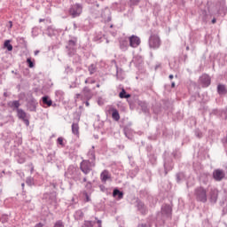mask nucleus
<instances>
[{"label":"nucleus","instance_id":"f257e3e1","mask_svg":"<svg viewBox=\"0 0 227 227\" xmlns=\"http://www.w3.org/2000/svg\"><path fill=\"white\" fill-rule=\"evenodd\" d=\"M149 46L151 49H159L160 47V37L153 34L149 38Z\"/></svg>","mask_w":227,"mask_h":227},{"label":"nucleus","instance_id":"f03ea898","mask_svg":"<svg viewBox=\"0 0 227 227\" xmlns=\"http://www.w3.org/2000/svg\"><path fill=\"white\" fill-rule=\"evenodd\" d=\"M197 200L202 203H207V191L204 188H197L195 191Z\"/></svg>","mask_w":227,"mask_h":227},{"label":"nucleus","instance_id":"7ed1b4c3","mask_svg":"<svg viewBox=\"0 0 227 227\" xmlns=\"http://www.w3.org/2000/svg\"><path fill=\"white\" fill-rule=\"evenodd\" d=\"M69 13L74 18L79 17V15H81V13H82V7L79 4H74L70 8Z\"/></svg>","mask_w":227,"mask_h":227},{"label":"nucleus","instance_id":"20e7f679","mask_svg":"<svg viewBox=\"0 0 227 227\" xmlns=\"http://www.w3.org/2000/svg\"><path fill=\"white\" fill-rule=\"evenodd\" d=\"M80 169L84 173V175H88L90 171H91V163L90 160H82L80 165Z\"/></svg>","mask_w":227,"mask_h":227},{"label":"nucleus","instance_id":"39448f33","mask_svg":"<svg viewBox=\"0 0 227 227\" xmlns=\"http://www.w3.org/2000/svg\"><path fill=\"white\" fill-rule=\"evenodd\" d=\"M224 176H225L224 171L221 169H216L213 173V177L215 178V180H216V182H221V180H223Z\"/></svg>","mask_w":227,"mask_h":227},{"label":"nucleus","instance_id":"423d86ee","mask_svg":"<svg viewBox=\"0 0 227 227\" xmlns=\"http://www.w3.org/2000/svg\"><path fill=\"white\" fill-rule=\"evenodd\" d=\"M17 113H18V118H20V120H23V121H25L27 125H29V121L26 119L27 118L26 112H24V110L22 109H17Z\"/></svg>","mask_w":227,"mask_h":227},{"label":"nucleus","instance_id":"0eeeda50","mask_svg":"<svg viewBox=\"0 0 227 227\" xmlns=\"http://www.w3.org/2000/svg\"><path fill=\"white\" fill-rule=\"evenodd\" d=\"M161 214L162 215H165L166 217L171 216V206L165 205L161 207Z\"/></svg>","mask_w":227,"mask_h":227},{"label":"nucleus","instance_id":"6e6552de","mask_svg":"<svg viewBox=\"0 0 227 227\" xmlns=\"http://www.w3.org/2000/svg\"><path fill=\"white\" fill-rule=\"evenodd\" d=\"M100 180L103 184H106L107 180H111V174L107 170H104L100 175Z\"/></svg>","mask_w":227,"mask_h":227},{"label":"nucleus","instance_id":"1a4fd4ad","mask_svg":"<svg viewBox=\"0 0 227 227\" xmlns=\"http://www.w3.org/2000/svg\"><path fill=\"white\" fill-rule=\"evenodd\" d=\"M139 43H141V40H139L137 36L132 35L131 37H129L130 47H137Z\"/></svg>","mask_w":227,"mask_h":227},{"label":"nucleus","instance_id":"9d476101","mask_svg":"<svg viewBox=\"0 0 227 227\" xmlns=\"http://www.w3.org/2000/svg\"><path fill=\"white\" fill-rule=\"evenodd\" d=\"M200 82L205 86L206 88L210 86V76L207 74H204L200 77Z\"/></svg>","mask_w":227,"mask_h":227},{"label":"nucleus","instance_id":"9b49d317","mask_svg":"<svg viewBox=\"0 0 227 227\" xmlns=\"http://www.w3.org/2000/svg\"><path fill=\"white\" fill-rule=\"evenodd\" d=\"M217 195H218L217 190L211 189L209 196L212 203H215V201H217Z\"/></svg>","mask_w":227,"mask_h":227},{"label":"nucleus","instance_id":"f8f14e48","mask_svg":"<svg viewBox=\"0 0 227 227\" xmlns=\"http://www.w3.org/2000/svg\"><path fill=\"white\" fill-rule=\"evenodd\" d=\"M112 118L115 121H120V113H118V110H116L115 108L112 109Z\"/></svg>","mask_w":227,"mask_h":227},{"label":"nucleus","instance_id":"ddd939ff","mask_svg":"<svg viewBox=\"0 0 227 227\" xmlns=\"http://www.w3.org/2000/svg\"><path fill=\"white\" fill-rule=\"evenodd\" d=\"M72 132L74 134V136L79 137V124L73 123L72 125Z\"/></svg>","mask_w":227,"mask_h":227},{"label":"nucleus","instance_id":"4468645a","mask_svg":"<svg viewBox=\"0 0 227 227\" xmlns=\"http://www.w3.org/2000/svg\"><path fill=\"white\" fill-rule=\"evenodd\" d=\"M43 104H45L48 106V107H51L52 106V100L49 98V96L43 97Z\"/></svg>","mask_w":227,"mask_h":227},{"label":"nucleus","instance_id":"2eb2a0df","mask_svg":"<svg viewBox=\"0 0 227 227\" xmlns=\"http://www.w3.org/2000/svg\"><path fill=\"white\" fill-rule=\"evenodd\" d=\"M113 196H118L119 200H123V192H120L118 189L114 190Z\"/></svg>","mask_w":227,"mask_h":227},{"label":"nucleus","instance_id":"dca6fc26","mask_svg":"<svg viewBox=\"0 0 227 227\" xmlns=\"http://www.w3.org/2000/svg\"><path fill=\"white\" fill-rule=\"evenodd\" d=\"M9 107H15L16 109H19L20 107V103L17 100L11 101L8 103Z\"/></svg>","mask_w":227,"mask_h":227},{"label":"nucleus","instance_id":"f3484780","mask_svg":"<svg viewBox=\"0 0 227 227\" xmlns=\"http://www.w3.org/2000/svg\"><path fill=\"white\" fill-rule=\"evenodd\" d=\"M120 98H130V94H127L125 89H122L119 94Z\"/></svg>","mask_w":227,"mask_h":227},{"label":"nucleus","instance_id":"a211bd4d","mask_svg":"<svg viewBox=\"0 0 227 227\" xmlns=\"http://www.w3.org/2000/svg\"><path fill=\"white\" fill-rule=\"evenodd\" d=\"M219 95H225L226 93V87L224 85H218L217 87Z\"/></svg>","mask_w":227,"mask_h":227},{"label":"nucleus","instance_id":"6ab92c4d","mask_svg":"<svg viewBox=\"0 0 227 227\" xmlns=\"http://www.w3.org/2000/svg\"><path fill=\"white\" fill-rule=\"evenodd\" d=\"M4 47H5L9 51H13V46L10 43V40L4 42Z\"/></svg>","mask_w":227,"mask_h":227},{"label":"nucleus","instance_id":"aec40b11","mask_svg":"<svg viewBox=\"0 0 227 227\" xmlns=\"http://www.w3.org/2000/svg\"><path fill=\"white\" fill-rule=\"evenodd\" d=\"M96 223L91 221H87L84 223L83 227H93L95 226Z\"/></svg>","mask_w":227,"mask_h":227},{"label":"nucleus","instance_id":"412c9836","mask_svg":"<svg viewBox=\"0 0 227 227\" xmlns=\"http://www.w3.org/2000/svg\"><path fill=\"white\" fill-rule=\"evenodd\" d=\"M65 139L63 138V137H60L57 139V143L59 145H60V146H65V143H64Z\"/></svg>","mask_w":227,"mask_h":227},{"label":"nucleus","instance_id":"4be33fe9","mask_svg":"<svg viewBox=\"0 0 227 227\" xmlns=\"http://www.w3.org/2000/svg\"><path fill=\"white\" fill-rule=\"evenodd\" d=\"M27 63L28 64L29 68H33L35 67V63L31 61V59H27Z\"/></svg>","mask_w":227,"mask_h":227},{"label":"nucleus","instance_id":"5701e85b","mask_svg":"<svg viewBox=\"0 0 227 227\" xmlns=\"http://www.w3.org/2000/svg\"><path fill=\"white\" fill-rule=\"evenodd\" d=\"M54 227H65V225L63 224V222L59 220L55 223Z\"/></svg>","mask_w":227,"mask_h":227},{"label":"nucleus","instance_id":"b1692460","mask_svg":"<svg viewBox=\"0 0 227 227\" xmlns=\"http://www.w3.org/2000/svg\"><path fill=\"white\" fill-rule=\"evenodd\" d=\"M84 195H85V198H86V200H85L86 202L91 201V199H90V195H88L87 192H84Z\"/></svg>","mask_w":227,"mask_h":227},{"label":"nucleus","instance_id":"393cba45","mask_svg":"<svg viewBox=\"0 0 227 227\" xmlns=\"http://www.w3.org/2000/svg\"><path fill=\"white\" fill-rule=\"evenodd\" d=\"M90 90L88 87L83 89V93H90Z\"/></svg>","mask_w":227,"mask_h":227},{"label":"nucleus","instance_id":"a878e982","mask_svg":"<svg viewBox=\"0 0 227 227\" xmlns=\"http://www.w3.org/2000/svg\"><path fill=\"white\" fill-rule=\"evenodd\" d=\"M97 223L98 224V227H102V222L100 220H98Z\"/></svg>","mask_w":227,"mask_h":227},{"label":"nucleus","instance_id":"bb28decb","mask_svg":"<svg viewBox=\"0 0 227 227\" xmlns=\"http://www.w3.org/2000/svg\"><path fill=\"white\" fill-rule=\"evenodd\" d=\"M85 106H86L87 107H89V106H90V102L87 101V102L85 103Z\"/></svg>","mask_w":227,"mask_h":227},{"label":"nucleus","instance_id":"cd10ccee","mask_svg":"<svg viewBox=\"0 0 227 227\" xmlns=\"http://www.w3.org/2000/svg\"><path fill=\"white\" fill-rule=\"evenodd\" d=\"M215 22H216V20H215V19H213V20H212V24H215Z\"/></svg>","mask_w":227,"mask_h":227},{"label":"nucleus","instance_id":"c85d7f7f","mask_svg":"<svg viewBox=\"0 0 227 227\" xmlns=\"http://www.w3.org/2000/svg\"><path fill=\"white\" fill-rule=\"evenodd\" d=\"M39 22H45V20L40 19V20H39Z\"/></svg>","mask_w":227,"mask_h":227},{"label":"nucleus","instance_id":"c756f323","mask_svg":"<svg viewBox=\"0 0 227 227\" xmlns=\"http://www.w3.org/2000/svg\"><path fill=\"white\" fill-rule=\"evenodd\" d=\"M39 52H40L39 51H35V56H37V54H38Z\"/></svg>","mask_w":227,"mask_h":227},{"label":"nucleus","instance_id":"7c9ffc66","mask_svg":"<svg viewBox=\"0 0 227 227\" xmlns=\"http://www.w3.org/2000/svg\"><path fill=\"white\" fill-rule=\"evenodd\" d=\"M81 98V94H76V98Z\"/></svg>","mask_w":227,"mask_h":227},{"label":"nucleus","instance_id":"2f4dec72","mask_svg":"<svg viewBox=\"0 0 227 227\" xmlns=\"http://www.w3.org/2000/svg\"><path fill=\"white\" fill-rule=\"evenodd\" d=\"M168 77L169 79H173L175 76L173 74H170Z\"/></svg>","mask_w":227,"mask_h":227},{"label":"nucleus","instance_id":"473e14b6","mask_svg":"<svg viewBox=\"0 0 227 227\" xmlns=\"http://www.w3.org/2000/svg\"><path fill=\"white\" fill-rule=\"evenodd\" d=\"M171 87H172V88H175V82H173L171 83Z\"/></svg>","mask_w":227,"mask_h":227},{"label":"nucleus","instance_id":"72a5a7b5","mask_svg":"<svg viewBox=\"0 0 227 227\" xmlns=\"http://www.w3.org/2000/svg\"><path fill=\"white\" fill-rule=\"evenodd\" d=\"M10 27H12L13 26V24L12 23V21H10Z\"/></svg>","mask_w":227,"mask_h":227},{"label":"nucleus","instance_id":"f704fd0d","mask_svg":"<svg viewBox=\"0 0 227 227\" xmlns=\"http://www.w3.org/2000/svg\"><path fill=\"white\" fill-rule=\"evenodd\" d=\"M70 43H74V44H75V42H74V41H70Z\"/></svg>","mask_w":227,"mask_h":227},{"label":"nucleus","instance_id":"c9c22d12","mask_svg":"<svg viewBox=\"0 0 227 227\" xmlns=\"http://www.w3.org/2000/svg\"><path fill=\"white\" fill-rule=\"evenodd\" d=\"M186 51H189V46L186 47Z\"/></svg>","mask_w":227,"mask_h":227},{"label":"nucleus","instance_id":"e433bc0d","mask_svg":"<svg viewBox=\"0 0 227 227\" xmlns=\"http://www.w3.org/2000/svg\"><path fill=\"white\" fill-rule=\"evenodd\" d=\"M97 88H100V85L98 84V85H97Z\"/></svg>","mask_w":227,"mask_h":227},{"label":"nucleus","instance_id":"4c0bfd02","mask_svg":"<svg viewBox=\"0 0 227 227\" xmlns=\"http://www.w3.org/2000/svg\"><path fill=\"white\" fill-rule=\"evenodd\" d=\"M85 83H86V84L88 83V80L85 81Z\"/></svg>","mask_w":227,"mask_h":227},{"label":"nucleus","instance_id":"58836bf2","mask_svg":"<svg viewBox=\"0 0 227 227\" xmlns=\"http://www.w3.org/2000/svg\"><path fill=\"white\" fill-rule=\"evenodd\" d=\"M83 181L86 182V178H84Z\"/></svg>","mask_w":227,"mask_h":227}]
</instances>
